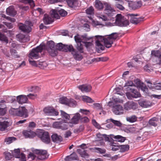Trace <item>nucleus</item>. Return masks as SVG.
I'll list each match as a JSON object with an SVG mask.
<instances>
[{"label": "nucleus", "mask_w": 161, "mask_h": 161, "mask_svg": "<svg viewBox=\"0 0 161 161\" xmlns=\"http://www.w3.org/2000/svg\"><path fill=\"white\" fill-rule=\"evenodd\" d=\"M59 102L63 104L67 105L68 99L66 97H62L59 99Z\"/></svg>", "instance_id": "obj_46"}, {"label": "nucleus", "mask_w": 161, "mask_h": 161, "mask_svg": "<svg viewBox=\"0 0 161 161\" xmlns=\"http://www.w3.org/2000/svg\"><path fill=\"white\" fill-rule=\"evenodd\" d=\"M55 46L54 42L52 41L47 42L46 48L49 54L52 56L55 57L57 54V50Z\"/></svg>", "instance_id": "obj_3"}, {"label": "nucleus", "mask_w": 161, "mask_h": 161, "mask_svg": "<svg viewBox=\"0 0 161 161\" xmlns=\"http://www.w3.org/2000/svg\"><path fill=\"white\" fill-rule=\"evenodd\" d=\"M45 48L44 45H40L36 48H33L29 54V58L36 59L40 57L39 53Z\"/></svg>", "instance_id": "obj_1"}, {"label": "nucleus", "mask_w": 161, "mask_h": 161, "mask_svg": "<svg viewBox=\"0 0 161 161\" xmlns=\"http://www.w3.org/2000/svg\"><path fill=\"white\" fill-rule=\"evenodd\" d=\"M39 63L38 64V67H39L41 69H44L46 68L47 65L48 64L45 61H42L39 60Z\"/></svg>", "instance_id": "obj_42"}, {"label": "nucleus", "mask_w": 161, "mask_h": 161, "mask_svg": "<svg viewBox=\"0 0 161 161\" xmlns=\"http://www.w3.org/2000/svg\"><path fill=\"white\" fill-rule=\"evenodd\" d=\"M103 39L106 47L109 48L111 47V44L113 43V41L110 37H108V36L107 37L104 38Z\"/></svg>", "instance_id": "obj_23"}, {"label": "nucleus", "mask_w": 161, "mask_h": 161, "mask_svg": "<svg viewBox=\"0 0 161 161\" xmlns=\"http://www.w3.org/2000/svg\"><path fill=\"white\" fill-rule=\"evenodd\" d=\"M34 153L38 155L37 158L40 160H44L46 158L47 151L44 150L36 149Z\"/></svg>", "instance_id": "obj_12"}, {"label": "nucleus", "mask_w": 161, "mask_h": 161, "mask_svg": "<svg viewBox=\"0 0 161 161\" xmlns=\"http://www.w3.org/2000/svg\"><path fill=\"white\" fill-rule=\"evenodd\" d=\"M111 137L114 138L116 141L120 142H123L125 140V137H123L120 135L114 136L113 135H111Z\"/></svg>", "instance_id": "obj_33"}, {"label": "nucleus", "mask_w": 161, "mask_h": 161, "mask_svg": "<svg viewBox=\"0 0 161 161\" xmlns=\"http://www.w3.org/2000/svg\"><path fill=\"white\" fill-rule=\"evenodd\" d=\"M81 121L83 123H87L89 122V119L88 118L86 117H81L80 116V119Z\"/></svg>", "instance_id": "obj_63"}, {"label": "nucleus", "mask_w": 161, "mask_h": 161, "mask_svg": "<svg viewBox=\"0 0 161 161\" xmlns=\"http://www.w3.org/2000/svg\"><path fill=\"white\" fill-rule=\"evenodd\" d=\"M134 82L136 86L137 87H140L142 86V85L143 84V83H142L140 79H136V80H134Z\"/></svg>", "instance_id": "obj_54"}, {"label": "nucleus", "mask_w": 161, "mask_h": 161, "mask_svg": "<svg viewBox=\"0 0 161 161\" xmlns=\"http://www.w3.org/2000/svg\"><path fill=\"white\" fill-rule=\"evenodd\" d=\"M96 48L98 51L100 50H103L104 49V46L98 40L96 42Z\"/></svg>", "instance_id": "obj_37"}, {"label": "nucleus", "mask_w": 161, "mask_h": 161, "mask_svg": "<svg viewBox=\"0 0 161 161\" xmlns=\"http://www.w3.org/2000/svg\"><path fill=\"white\" fill-rule=\"evenodd\" d=\"M51 138L53 141L56 142H59L62 141V138L59 135L57 134H53L51 136Z\"/></svg>", "instance_id": "obj_29"}, {"label": "nucleus", "mask_w": 161, "mask_h": 161, "mask_svg": "<svg viewBox=\"0 0 161 161\" xmlns=\"http://www.w3.org/2000/svg\"><path fill=\"white\" fill-rule=\"evenodd\" d=\"M113 112L116 115H120L124 113L123 107L120 105H116L112 108Z\"/></svg>", "instance_id": "obj_15"}, {"label": "nucleus", "mask_w": 161, "mask_h": 161, "mask_svg": "<svg viewBox=\"0 0 161 161\" xmlns=\"http://www.w3.org/2000/svg\"><path fill=\"white\" fill-rule=\"evenodd\" d=\"M108 37H110L112 40V39H116L118 36L117 33H113L111 34H110L108 36Z\"/></svg>", "instance_id": "obj_60"}, {"label": "nucleus", "mask_w": 161, "mask_h": 161, "mask_svg": "<svg viewBox=\"0 0 161 161\" xmlns=\"http://www.w3.org/2000/svg\"><path fill=\"white\" fill-rule=\"evenodd\" d=\"M90 149L93 152L100 154L105 153L106 151L105 149L101 148L99 147H94V148H90Z\"/></svg>", "instance_id": "obj_30"}, {"label": "nucleus", "mask_w": 161, "mask_h": 161, "mask_svg": "<svg viewBox=\"0 0 161 161\" xmlns=\"http://www.w3.org/2000/svg\"><path fill=\"white\" fill-rule=\"evenodd\" d=\"M16 37L20 42H23L25 38V36L22 34H19L16 35Z\"/></svg>", "instance_id": "obj_59"}, {"label": "nucleus", "mask_w": 161, "mask_h": 161, "mask_svg": "<svg viewBox=\"0 0 161 161\" xmlns=\"http://www.w3.org/2000/svg\"><path fill=\"white\" fill-rule=\"evenodd\" d=\"M78 157L76 154L74 152L71 154L70 155L64 158L65 161H70L74 160H77Z\"/></svg>", "instance_id": "obj_28"}, {"label": "nucleus", "mask_w": 161, "mask_h": 161, "mask_svg": "<svg viewBox=\"0 0 161 161\" xmlns=\"http://www.w3.org/2000/svg\"><path fill=\"white\" fill-rule=\"evenodd\" d=\"M43 111L45 114L47 115L57 116L58 114V112L57 111L51 107L45 108L43 109Z\"/></svg>", "instance_id": "obj_11"}, {"label": "nucleus", "mask_w": 161, "mask_h": 161, "mask_svg": "<svg viewBox=\"0 0 161 161\" xmlns=\"http://www.w3.org/2000/svg\"><path fill=\"white\" fill-rule=\"evenodd\" d=\"M126 119L127 121L131 123L135 122L137 120V117L135 115H132L130 117H127Z\"/></svg>", "instance_id": "obj_43"}, {"label": "nucleus", "mask_w": 161, "mask_h": 161, "mask_svg": "<svg viewBox=\"0 0 161 161\" xmlns=\"http://www.w3.org/2000/svg\"><path fill=\"white\" fill-rule=\"evenodd\" d=\"M129 5L132 9H136L141 7L142 5V2L140 1H132L129 3Z\"/></svg>", "instance_id": "obj_20"}, {"label": "nucleus", "mask_w": 161, "mask_h": 161, "mask_svg": "<svg viewBox=\"0 0 161 161\" xmlns=\"http://www.w3.org/2000/svg\"><path fill=\"white\" fill-rule=\"evenodd\" d=\"M139 105L142 107L147 108L152 106V103L147 100H141L139 102Z\"/></svg>", "instance_id": "obj_25"}, {"label": "nucleus", "mask_w": 161, "mask_h": 161, "mask_svg": "<svg viewBox=\"0 0 161 161\" xmlns=\"http://www.w3.org/2000/svg\"><path fill=\"white\" fill-rule=\"evenodd\" d=\"M36 135L44 143L47 144L50 143L51 140L49 133L47 132L42 130H40L37 133Z\"/></svg>", "instance_id": "obj_4"}, {"label": "nucleus", "mask_w": 161, "mask_h": 161, "mask_svg": "<svg viewBox=\"0 0 161 161\" xmlns=\"http://www.w3.org/2000/svg\"><path fill=\"white\" fill-rule=\"evenodd\" d=\"M95 6L96 8L99 10L103 9L104 8L103 4L98 0H96L95 2Z\"/></svg>", "instance_id": "obj_36"}, {"label": "nucleus", "mask_w": 161, "mask_h": 161, "mask_svg": "<svg viewBox=\"0 0 161 161\" xmlns=\"http://www.w3.org/2000/svg\"><path fill=\"white\" fill-rule=\"evenodd\" d=\"M9 125L8 121H0V130L7 132L8 131V127Z\"/></svg>", "instance_id": "obj_17"}, {"label": "nucleus", "mask_w": 161, "mask_h": 161, "mask_svg": "<svg viewBox=\"0 0 161 161\" xmlns=\"http://www.w3.org/2000/svg\"><path fill=\"white\" fill-rule=\"evenodd\" d=\"M11 55L15 58H18L19 56L17 54L16 51L14 49H11L10 50Z\"/></svg>", "instance_id": "obj_55"}, {"label": "nucleus", "mask_w": 161, "mask_h": 161, "mask_svg": "<svg viewBox=\"0 0 161 161\" xmlns=\"http://www.w3.org/2000/svg\"><path fill=\"white\" fill-rule=\"evenodd\" d=\"M144 69L145 71L148 73L151 72L153 70V69L152 67L148 65H147L145 66L144 67Z\"/></svg>", "instance_id": "obj_51"}, {"label": "nucleus", "mask_w": 161, "mask_h": 161, "mask_svg": "<svg viewBox=\"0 0 161 161\" xmlns=\"http://www.w3.org/2000/svg\"><path fill=\"white\" fill-rule=\"evenodd\" d=\"M28 116L27 110L24 107H22L18 108V116L24 118Z\"/></svg>", "instance_id": "obj_14"}, {"label": "nucleus", "mask_w": 161, "mask_h": 161, "mask_svg": "<svg viewBox=\"0 0 161 161\" xmlns=\"http://www.w3.org/2000/svg\"><path fill=\"white\" fill-rule=\"evenodd\" d=\"M82 100L84 101L87 103H92L94 102V101L90 97L86 96H83L82 97Z\"/></svg>", "instance_id": "obj_49"}, {"label": "nucleus", "mask_w": 161, "mask_h": 161, "mask_svg": "<svg viewBox=\"0 0 161 161\" xmlns=\"http://www.w3.org/2000/svg\"><path fill=\"white\" fill-rule=\"evenodd\" d=\"M130 92L132 93V97L137 98L141 96L140 94L136 90L131 88H130Z\"/></svg>", "instance_id": "obj_34"}, {"label": "nucleus", "mask_w": 161, "mask_h": 161, "mask_svg": "<svg viewBox=\"0 0 161 161\" xmlns=\"http://www.w3.org/2000/svg\"><path fill=\"white\" fill-rule=\"evenodd\" d=\"M79 112L85 115H88L90 114V111L86 109H80Z\"/></svg>", "instance_id": "obj_64"}, {"label": "nucleus", "mask_w": 161, "mask_h": 161, "mask_svg": "<svg viewBox=\"0 0 161 161\" xmlns=\"http://www.w3.org/2000/svg\"><path fill=\"white\" fill-rule=\"evenodd\" d=\"M58 14L61 16L64 17L67 14V13L66 11L63 9L58 10V11L55 10L53 9L50 11V14L51 16L52 17L57 19H59L60 18V16Z\"/></svg>", "instance_id": "obj_7"}, {"label": "nucleus", "mask_w": 161, "mask_h": 161, "mask_svg": "<svg viewBox=\"0 0 161 161\" xmlns=\"http://www.w3.org/2000/svg\"><path fill=\"white\" fill-rule=\"evenodd\" d=\"M22 134L26 138H32L36 135L35 133L31 130H24L22 131Z\"/></svg>", "instance_id": "obj_19"}, {"label": "nucleus", "mask_w": 161, "mask_h": 161, "mask_svg": "<svg viewBox=\"0 0 161 161\" xmlns=\"http://www.w3.org/2000/svg\"><path fill=\"white\" fill-rule=\"evenodd\" d=\"M92 124L96 128L100 129L101 128V127L100 125L96 121V120L95 119H92Z\"/></svg>", "instance_id": "obj_61"}, {"label": "nucleus", "mask_w": 161, "mask_h": 161, "mask_svg": "<svg viewBox=\"0 0 161 161\" xmlns=\"http://www.w3.org/2000/svg\"><path fill=\"white\" fill-rule=\"evenodd\" d=\"M43 20L44 24L46 25L51 24L53 21V19L47 14L44 15Z\"/></svg>", "instance_id": "obj_26"}, {"label": "nucleus", "mask_w": 161, "mask_h": 161, "mask_svg": "<svg viewBox=\"0 0 161 161\" xmlns=\"http://www.w3.org/2000/svg\"><path fill=\"white\" fill-rule=\"evenodd\" d=\"M66 1L69 6L70 7L73 8L77 5V0H66Z\"/></svg>", "instance_id": "obj_35"}, {"label": "nucleus", "mask_w": 161, "mask_h": 161, "mask_svg": "<svg viewBox=\"0 0 161 161\" xmlns=\"http://www.w3.org/2000/svg\"><path fill=\"white\" fill-rule=\"evenodd\" d=\"M18 108H12L9 111L10 114L14 116H18Z\"/></svg>", "instance_id": "obj_47"}, {"label": "nucleus", "mask_w": 161, "mask_h": 161, "mask_svg": "<svg viewBox=\"0 0 161 161\" xmlns=\"http://www.w3.org/2000/svg\"><path fill=\"white\" fill-rule=\"evenodd\" d=\"M76 49L80 53H83L84 52V49L83 47V45L81 43H79L77 44L76 47Z\"/></svg>", "instance_id": "obj_41"}, {"label": "nucleus", "mask_w": 161, "mask_h": 161, "mask_svg": "<svg viewBox=\"0 0 161 161\" xmlns=\"http://www.w3.org/2000/svg\"><path fill=\"white\" fill-rule=\"evenodd\" d=\"M93 108H96L99 110H102V107L101 105L98 103H95L93 104Z\"/></svg>", "instance_id": "obj_62"}, {"label": "nucleus", "mask_w": 161, "mask_h": 161, "mask_svg": "<svg viewBox=\"0 0 161 161\" xmlns=\"http://www.w3.org/2000/svg\"><path fill=\"white\" fill-rule=\"evenodd\" d=\"M76 104V102L74 99H71L70 100L68 99L67 105L70 107H73L75 106Z\"/></svg>", "instance_id": "obj_52"}, {"label": "nucleus", "mask_w": 161, "mask_h": 161, "mask_svg": "<svg viewBox=\"0 0 161 161\" xmlns=\"http://www.w3.org/2000/svg\"><path fill=\"white\" fill-rule=\"evenodd\" d=\"M78 88L82 92H88L90 91L92 86L90 85H83L78 86Z\"/></svg>", "instance_id": "obj_22"}, {"label": "nucleus", "mask_w": 161, "mask_h": 161, "mask_svg": "<svg viewBox=\"0 0 161 161\" xmlns=\"http://www.w3.org/2000/svg\"><path fill=\"white\" fill-rule=\"evenodd\" d=\"M20 2L25 3H29L32 8L34 7L35 6V4L34 1L33 0H19Z\"/></svg>", "instance_id": "obj_40"}, {"label": "nucleus", "mask_w": 161, "mask_h": 161, "mask_svg": "<svg viewBox=\"0 0 161 161\" xmlns=\"http://www.w3.org/2000/svg\"><path fill=\"white\" fill-rule=\"evenodd\" d=\"M61 115L62 117L64 119H65L67 120H69L70 119L69 115L66 113L65 112L61 110Z\"/></svg>", "instance_id": "obj_44"}, {"label": "nucleus", "mask_w": 161, "mask_h": 161, "mask_svg": "<svg viewBox=\"0 0 161 161\" xmlns=\"http://www.w3.org/2000/svg\"><path fill=\"white\" fill-rule=\"evenodd\" d=\"M16 99L17 102L20 104L26 103L28 100L27 96L23 95L17 96Z\"/></svg>", "instance_id": "obj_18"}, {"label": "nucleus", "mask_w": 161, "mask_h": 161, "mask_svg": "<svg viewBox=\"0 0 161 161\" xmlns=\"http://www.w3.org/2000/svg\"><path fill=\"white\" fill-rule=\"evenodd\" d=\"M0 40L4 41L6 43L8 42V40L7 38L3 34L0 32Z\"/></svg>", "instance_id": "obj_57"}, {"label": "nucleus", "mask_w": 161, "mask_h": 161, "mask_svg": "<svg viewBox=\"0 0 161 161\" xmlns=\"http://www.w3.org/2000/svg\"><path fill=\"white\" fill-rule=\"evenodd\" d=\"M13 155L15 157L19 158L20 161H26L25 154L22 153H20L19 149H15L14 150Z\"/></svg>", "instance_id": "obj_13"}, {"label": "nucleus", "mask_w": 161, "mask_h": 161, "mask_svg": "<svg viewBox=\"0 0 161 161\" xmlns=\"http://www.w3.org/2000/svg\"><path fill=\"white\" fill-rule=\"evenodd\" d=\"M115 23L116 25L120 27H125L128 25L129 21L121 14H117L115 17Z\"/></svg>", "instance_id": "obj_2"}, {"label": "nucleus", "mask_w": 161, "mask_h": 161, "mask_svg": "<svg viewBox=\"0 0 161 161\" xmlns=\"http://www.w3.org/2000/svg\"><path fill=\"white\" fill-rule=\"evenodd\" d=\"M16 138L13 137H9L5 139V142L7 144H9L11 143L13 141H15Z\"/></svg>", "instance_id": "obj_48"}, {"label": "nucleus", "mask_w": 161, "mask_h": 161, "mask_svg": "<svg viewBox=\"0 0 161 161\" xmlns=\"http://www.w3.org/2000/svg\"><path fill=\"white\" fill-rule=\"evenodd\" d=\"M104 5L105 6L104 10L107 13L110 14L111 13L114 11V8L111 6V5L107 3H104Z\"/></svg>", "instance_id": "obj_32"}, {"label": "nucleus", "mask_w": 161, "mask_h": 161, "mask_svg": "<svg viewBox=\"0 0 161 161\" xmlns=\"http://www.w3.org/2000/svg\"><path fill=\"white\" fill-rule=\"evenodd\" d=\"M145 133H144L142 131H139L137 133V137L136 139L137 141L142 140L145 138V136L144 135Z\"/></svg>", "instance_id": "obj_31"}, {"label": "nucleus", "mask_w": 161, "mask_h": 161, "mask_svg": "<svg viewBox=\"0 0 161 161\" xmlns=\"http://www.w3.org/2000/svg\"><path fill=\"white\" fill-rule=\"evenodd\" d=\"M53 126L55 128L66 130L68 129V124L65 122H55L53 124Z\"/></svg>", "instance_id": "obj_9"}, {"label": "nucleus", "mask_w": 161, "mask_h": 161, "mask_svg": "<svg viewBox=\"0 0 161 161\" xmlns=\"http://www.w3.org/2000/svg\"><path fill=\"white\" fill-rule=\"evenodd\" d=\"M80 119V114L77 113L75 114L73 117L71 119L69 122L70 124H76L78 123Z\"/></svg>", "instance_id": "obj_21"}, {"label": "nucleus", "mask_w": 161, "mask_h": 161, "mask_svg": "<svg viewBox=\"0 0 161 161\" xmlns=\"http://www.w3.org/2000/svg\"><path fill=\"white\" fill-rule=\"evenodd\" d=\"M94 9L92 7H90L86 10V13L92 15L94 14Z\"/></svg>", "instance_id": "obj_56"}, {"label": "nucleus", "mask_w": 161, "mask_h": 161, "mask_svg": "<svg viewBox=\"0 0 161 161\" xmlns=\"http://www.w3.org/2000/svg\"><path fill=\"white\" fill-rule=\"evenodd\" d=\"M120 151L121 152H124L127 151L129 149L130 147L129 145H123L120 146Z\"/></svg>", "instance_id": "obj_45"}, {"label": "nucleus", "mask_w": 161, "mask_h": 161, "mask_svg": "<svg viewBox=\"0 0 161 161\" xmlns=\"http://www.w3.org/2000/svg\"><path fill=\"white\" fill-rule=\"evenodd\" d=\"M108 120H110L113 123H114L115 125L117 126L120 127L122 125V124L120 121L114 120L112 119H108Z\"/></svg>", "instance_id": "obj_53"}, {"label": "nucleus", "mask_w": 161, "mask_h": 161, "mask_svg": "<svg viewBox=\"0 0 161 161\" xmlns=\"http://www.w3.org/2000/svg\"><path fill=\"white\" fill-rule=\"evenodd\" d=\"M158 120V118L156 117H153L149 120V123L152 125L156 126L157 125V122Z\"/></svg>", "instance_id": "obj_39"}, {"label": "nucleus", "mask_w": 161, "mask_h": 161, "mask_svg": "<svg viewBox=\"0 0 161 161\" xmlns=\"http://www.w3.org/2000/svg\"><path fill=\"white\" fill-rule=\"evenodd\" d=\"M137 14L135 15L134 14H130V15L131 17V19H130V22L131 23L135 24H137L140 22L142 19L141 18H137L134 17V16H137Z\"/></svg>", "instance_id": "obj_27"}, {"label": "nucleus", "mask_w": 161, "mask_h": 161, "mask_svg": "<svg viewBox=\"0 0 161 161\" xmlns=\"http://www.w3.org/2000/svg\"><path fill=\"white\" fill-rule=\"evenodd\" d=\"M7 14L10 16H14L16 14V11L14 10V6H11L7 8L6 10Z\"/></svg>", "instance_id": "obj_24"}, {"label": "nucleus", "mask_w": 161, "mask_h": 161, "mask_svg": "<svg viewBox=\"0 0 161 161\" xmlns=\"http://www.w3.org/2000/svg\"><path fill=\"white\" fill-rule=\"evenodd\" d=\"M151 55L153 56V62L156 64H161V53L159 50H152L151 51Z\"/></svg>", "instance_id": "obj_8"}, {"label": "nucleus", "mask_w": 161, "mask_h": 161, "mask_svg": "<svg viewBox=\"0 0 161 161\" xmlns=\"http://www.w3.org/2000/svg\"><path fill=\"white\" fill-rule=\"evenodd\" d=\"M69 52L71 53L73 58L76 61H80L83 58V57L81 54V53L76 50L73 46L72 45L69 47Z\"/></svg>", "instance_id": "obj_6"}, {"label": "nucleus", "mask_w": 161, "mask_h": 161, "mask_svg": "<svg viewBox=\"0 0 161 161\" xmlns=\"http://www.w3.org/2000/svg\"><path fill=\"white\" fill-rule=\"evenodd\" d=\"M72 45H63L61 43H58L56 47V48L58 51V50L64 51L65 52H69V47L72 46Z\"/></svg>", "instance_id": "obj_16"}, {"label": "nucleus", "mask_w": 161, "mask_h": 161, "mask_svg": "<svg viewBox=\"0 0 161 161\" xmlns=\"http://www.w3.org/2000/svg\"><path fill=\"white\" fill-rule=\"evenodd\" d=\"M153 87L155 89L161 90V83H154Z\"/></svg>", "instance_id": "obj_58"}, {"label": "nucleus", "mask_w": 161, "mask_h": 161, "mask_svg": "<svg viewBox=\"0 0 161 161\" xmlns=\"http://www.w3.org/2000/svg\"><path fill=\"white\" fill-rule=\"evenodd\" d=\"M19 29L25 33H29L31 31V27L32 26L31 23L29 21H26L25 24L20 23L18 25Z\"/></svg>", "instance_id": "obj_5"}, {"label": "nucleus", "mask_w": 161, "mask_h": 161, "mask_svg": "<svg viewBox=\"0 0 161 161\" xmlns=\"http://www.w3.org/2000/svg\"><path fill=\"white\" fill-rule=\"evenodd\" d=\"M77 151L82 157L85 158L88 157L89 156L85 150L77 149Z\"/></svg>", "instance_id": "obj_38"}, {"label": "nucleus", "mask_w": 161, "mask_h": 161, "mask_svg": "<svg viewBox=\"0 0 161 161\" xmlns=\"http://www.w3.org/2000/svg\"><path fill=\"white\" fill-rule=\"evenodd\" d=\"M33 59L29 58V61L30 64L33 66L38 67V64L39 63V61H35L33 60Z\"/></svg>", "instance_id": "obj_50"}, {"label": "nucleus", "mask_w": 161, "mask_h": 161, "mask_svg": "<svg viewBox=\"0 0 161 161\" xmlns=\"http://www.w3.org/2000/svg\"><path fill=\"white\" fill-rule=\"evenodd\" d=\"M124 109L126 110L131 109H135L137 108V104L132 101L126 102L124 105Z\"/></svg>", "instance_id": "obj_10"}]
</instances>
